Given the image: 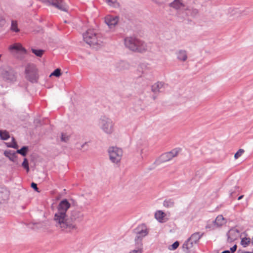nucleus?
<instances>
[{"mask_svg": "<svg viewBox=\"0 0 253 253\" xmlns=\"http://www.w3.org/2000/svg\"><path fill=\"white\" fill-rule=\"evenodd\" d=\"M31 187L34 188V189H35L36 190H38V187H37V184L33 182L31 184Z\"/></svg>", "mask_w": 253, "mask_h": 253, "instance_id": "c03bdc74", "label": "nucleus"}, {"mask_svg": "<svg viewBox=\"0 0 253 253\" xmlns=\"http://www.w3.org/2000/svg\"><path fill=\"white\" fill-rule=\"evenodd\" d=\"M175 54L177 60L179 61L184 62L187 59V52L185 50H178L176 52Z\"/></svg>", "mask_w": 253, "mask_h": 253, "instance_id": "dca6fc26", "label": "nucleus"}, {"mask_svg": "<svg viewBox=\"0 0 253 253\" xmlns=\"http://www.w3.org/2000/svg\"><path fill=\"white\" fill-rule=\"evenodd\" d=\"M0 137L1 139L7 140L10 136L9 133L7 131L0 130Z\"/></svg>", "mask_w": 253, "mask_h": 253, "instance_id": "bb28decb", "label": "nucleus"}, {"mask_svg": "<svg viewBox=\"0 0 253 253\" xmlns=\"http://www.w3.org/2000/svg\"><path fill=\"white\" fill-rule=\"evenodd\" d=\"M230 13L232 15H234L237 17H239V13L238 12V10H240L239 7L232 8L230 9Z\"/></svg>", "mask_w": 253, "mask_h": 253, "instance_id": "f704fd0d", "label": "nucleus"}, {"mask_svg": "<svg viewBox=\"0 0 253 253\" xmlns=\"http://www.w3.org/2000/svg\"><path fill=\"white\" fill-rule=\"evenodd\" d=\"M170 6L175 9H179L182 7H184V4L182 0H174L170 4Z\"/></svg>", "mask_w": 253, "mask_h": 253, "instance_id": "4be33fe9", "label": "nucleus"}, {"mask_svg": "<svg viewBox=\"0 0 253 253\" xmlns=\"http://www.w3.org/2000/svg\"><path fill=\"white\" fill-rule=\"evenodd\" d=\"M179 153V150L174 149L170 152L162 154L156 161L158 164L165 163L171 160L176 156Z\"/></svg>", "mask_w": 253, "mask_h": 253, "instance_id": "0eeeda50", "label": "nucleus"}, {"mask_svg": "<svg viewBox=\"0 0 253 253\" xmlns=\"http://www.w3.org/2000/svg\"><path fill=\"white\" fill-rule=\"evenodd\" d=\"M8 49L11 52L17 53L20 52L22 53H25L26 52V50L20 43H15L9 46Z\"/></svg>", "mask_w": 253, "mask_h": 253, "instance_id": "2eb2a0df", "label": "nucleus"}, {"mask_svg": "<svg viewBox=\"0 0 253 253\" xmlns=\"http://www.w3.org/2000/svg\"><path fill=\"white\" fill-rule=\"evenodd\" d=\"M243 197V195L240 196L238 198V200H241Z\"/></svg>", "mask_w": 253, "mask_h": 253, "instance_id": "49530a36", "label": "nucleus"}, {"mask_svg": "<svg viewBox=\"0 0 253 253\" xmlns=\"http://www.w3.org/2000/svg\"><path fill=\"white\" fill-rule=\"evenodd\" d=\"M138 39L132 37H127L125 39V44L126 47L132 51H136Z\"/></svg>", "mask_w": 253, "mask_h": 253, "instance_id": "9d476101", "label": "nucleus"}, {"mask_svg": "<svg viewBox=\"0 0 253 253\" xmlns=\"http://www.w3.org/2000/svg\"><path fill=\"white\" fill-rule=\"evenodd\" d=\"M198 13V10L197 9H191V15L192 16H196Z\"/></svg>", "mask_w": 253, "mask_h": 253, "instance_id": "79ce46f5", "label": "nucleus"}, {"mask_svg": "<svg viewBox=\"0 0 253 253\" xmlns=\"http://www.w3.org/2000/svg\"><path fill=\"white\" fill-rule=\"evenodd\" d=\"M31 50L32 52L38 57H42L44 52V50L42 49H36L35 48H32Z\"/></svg>", "mask_w": 253, "mask_h": 253, "instance_id": "c756f323", "label": "nucleus"}, {"mask_svg": "<svg viewBox=\"0 0 253 253\" xmlns=\"http://www.w3.org/2000/svg\"><path fill=\"white\" fill-rule=\"evenodd\" d=\"M167 84L163 82H158L152 86V90L154 92H161L165 90Z\"/></svg>", "mask_w": 253, "mask_h": 253, "instance_id": "4468645a", "label": "nucleus"}, {"mask_svg": "<svg viewBox=\"0 0 253 253\" xmlns=\"http://www.w3.org/2000/svg\"><path fill=\"white\" fill-rule=\"evenodd\" d=\"M16 153L14 151L8 150L5 151L4 155L12 162H15L16 161Z\"/></svg>", "mask_w": 253, "mask_h": 253, "instance_id": "aec40b11", "label": "nucleus"}, {"mask_svg": "<svg viewBox=\"0 0 253 253\" xmlns=\"http://www.w3.org/2000/svg\"><path fill=\"white\" fill-rule=\"evenodd\" d=\"M244 150L242 149H239L234 155V158L235 159H238L240 157H241L242 154L244 153Z\"/></svg>", "mask_w": 253, "mask_h": 253, "instance_id": "c9c22d12", "label": "nucleus"}, {"mask_svg": "<svg viewBox=\"0 0 253 253\" xmlns=\"http://www.w3.org/2000/svg\"><path fill=\"white\" fill-rule=\"evenodd\" d=\"M70 136L66 133H62L61 134V141L64 142H67L69 139Z\"/></svg>", "mask_w": 253, "mask_h": 253, "instance_id": "4c0bfd02", "label": "nucleus"}, {"mask_svg": "<svg viewBox=\"0 0 253 253\" xmlns=\"http://www.w3.org/2000/svg\"><path fill=\"white\" fill-rule=\"evenodd\" d=\"M137 49L135 51L143 52L147 50L148 46L147 44L143 41L138 39V43L136 45Z\"/></svg>", "mask_w": 253, "mask_h": 253, "instance_id": "6ab92c4d", "label": "nucleus"}, {"mask_svg": "<svg viewBox=\"0 0 253 253\" xmlns=\"http://www.w3.org/2000/svg\"><path fill=\"white\" fill-rule=\"evenodd\" d=\"M84 41L94 48H97L102 44L103 38L101 34H97L93 30L88 29L83 35Z\"/></svg>", "mask_w": 253, "mask_h": 253, "instance_id": "f03ea898", "label": "nucleus"}, {"mask_svg": "<svg viewBox=\"0 0 253 253\" xmlns=\"http://www.w3.org/2000/svg\"><path fill=\"white\" fill-rule=\"evenodd\" d=\"M194 244V243H192V242L188 238L184 242L182 245L183 251L186 253H189L191 251Z\"/></svg>", "mask_w": 253, "mask_h": 253, "instance_id": "a211bd4d", "label": "nucleus"}, {"mask_svg": "<svg viewBox=\"0 0 253 253\" xmlns=\"http://www.w3.org/2000/svg\"><path fill=\"white\" fill-rule=\"evenodd\" d=\"M227 220L222 215H218L215 219L212 222V224L210 225L208 224L206 226V229H210L211 230L214 229L215 228L221 227L225 224Z\"/></svg>", "mask_w": 253, "mask_h": 253, "instance_id": "6e6552de", "label": "nucleus"}, {"mask_svg": "<svg viewBox=\"0 0 253 253\" xmlns=\"http://www.w3.org/2000/svg\"><path fill=\"white\" fill-rule=\"evenodd\" d=\"M61 75V70L60 69H55L50 75V76H54L57 77Z\"/></svg>", "mask_w": 253, "mask_h": 253, "instance_id": "58836bf2", "label": "nucleus"}, {"mask_svg": "<svg viewBox=\"0 0 253 253\" xmlns=\"http://www.w3.org/2000/svg\"><path fill=\"white\" fill-rule=\"evenodd\" d=\"M163 206L168 208H172L174 206V200L171 199H166L163 202Z\"/></svg>", "mask_w": 253, "mask_h": 253, "instance_id": "393cba45", "label": "nucleus"}, {"mask_svg": "<svg viewBox=\"0 0 253 253\" xmlns=\"http://www.w3.org/2000/svg\"><path fill=\"white\" fill-rule=\"evenodd\" d=\"M98 125L100 129L107 134H111L114 131V122L106 116H102L100 118Z\"/></svg>", "mask_w": 253, "mask_h": 253, "instance_id": "7ed1b4c3", "label": "nucleus"}, {"mask_svg": "<svg viewBox=\"0 0 253 253\" xmlns=\"http://www.w3.org/2000/svg\"><path fill=\"white\" fill-rule=\"evenodd\" d=\"M26 78L32 83L37 82L38 79V70L36 66L33 64H29L25 67V70Z\"/></svg>", "mask_w": 253, "mask_h": 253, "instance_id": "20e7f679", "label": "nucleus"}, {"mask_svg": "<svg viewBox=\"0 0 253 253\" xmlns=\"http://www.w3.org/2000/svg\"><path fill=\"white\" fill-rule=\"evenodd\" d=\"M137 245L138 248L136 249L130 251L129 253H142V244L139 243V244Z\"/></svg>", "mask_w": 253, "mask_h": 253, "instance_id": "7c9ffc66", "label": "nucleus"}, {"mask_svg": "<svg viewBox=\"0 0 253 253\" xmlns=\"http://www.w3.org/2000/svg\"><path fill=\"white\" fill-rule=\"evenodd\" d=\"M250 243V239L249 238H243L241 241V244L244 247H246Z\"/></svg>", "mask_w": 253, "mask_h": 253, "instance_id": "473e14b6", "label": "nucleus"}, {"mask_svg": "<svg viewBox=\"0 0 253 253\" xmlns=\"http://www.w3.org/2000/svg\"><path fill=\"white\" fill-rule=\"evenodd\" d=\"M179 245V242L178 241H176L169 247V249L170 250H175L178 248Z\"/></svg>", "mask_w": 253, "mask_h": 253, "instance_id": "e433bc0d", "label": "nucleus"}, {"mask_svg": "<svg viewBox=\"0 0 253 253\" xmlns=\"http://www.w3.org/2000/svg\"><path fill=\"white\" fill-rule=\"evenodd\" d=\"M145 66V65H144V64H142V65H141V68H143V66Z\"/></svg>", "mask_w": 253, "mask_h": 253, "instance_id": "de8ad7c7", "label": "nucleus"}, {"mask_svg": "<svg viewBox=\"0 0 253 253\" xmlns=\"http://www.w3.org/2000/svg\"><path fill=\"white\" fill-rule=\"evenodd\" d=\"M144 145L145 142L143 140L138 141L136 144L137 151L141 155L142 158H143L142 154Z\"/></svg>", "mask_w": 253, "mask_h": 253, "instance_id": "b1692460", "label": "nucleus"}, {"mask_svg": "<svg viewBox=\"0 0 253 253\" xmlns=\"http://www.w3.org/2000/svg\"><path fill=\"white\" fill-rule=\"evenodd\" d=\"M106 2L110 6L116 7L119 6L117 0H106Z\"/></svg>", "mask_w": 253, "mask_h": 253, "instance_id": "2f4dec72", "label": "nucleus"}, {"mask_svg": "<svg viewBox=\"0 0 253 253\" xmlns=\"http://www.w3.org/2000/svg\"><path fill=\"white\" fill-rule=\"evenodd\" d=\"M28 150V147L23 146L21 149L17 150L16 153L20 154L21 155H22L23 156H25L27 155Z\"/></svg>", "mask_w": 253, "mask_h": 253, "instance_id": "cd10ccee", "label": "nucleus"}, {"mask_svg": "<svg viewBox=\"0 0 253 253\" xmlns=\"http://www.w3.org/2000/svg\"><path fill=\"white\" fill-rule=\"evenodd\" d=\"M108 153L110 161L115 164L119 163L123 156V150L117 147H112L109 148Z\"/></svg>", "mask_w": 253, "mask_h": 253, "instance_id": "39448f33", "label": "nucleus"}, {"mask_svg": "<svg viewBox=\"0 0 253 253\" xmlns=\"http://www.w3.org/2000/svg\"><path fill=\"white\" fill-rule=\"evenodd\" d=\"M70 204L66 199L62 200L57 207L54 220L56 227L66 232H71L77 230V226L67 218L66 212L70 207Z\"/></svg>", "mask_w": 253, "mask_h": 253, "instance_id": "f257e3e1", "label": "nucleus"}, {"mask_svg": "<svg viewBox=\"0 0 253 253\" xmlns=\"http://www.w3.org/2000/svg\"><path fill=\"white\" fill-rule=\"evenodd\" d=\"M228 241L232 242L237 240L240 236V232L238 229L233 228L231 229L227 233Z\"/></svg>", "mask_w": 253, "mask_h": 253, "instance_id": "ddd939ff", "label": "nucleus"}, {"mask_svg": "<svg viewBox=\"0 0 253 253\" xmlns=\"http://www.w3.org/2000/svg\"><path fill=\"white\" fill-rule=\"evenodd\" d=\"M119 21V17L117 16L107 15L105 18V22L110 28L114 27Z\"/></svg>", "mask_w": 253, "mask_h": 253, "instance_id": "f8f14e48", "label": "nucleus"}, {"mask_svg": "<svg viewBox=\"0 0 253 253\" xmlns=\"http://www.w3.org/2000/svg\"><path fill=\"white\" fill-rule=\"evenodd\" d=\"M156 219L160 222H165L167 221L166 214L162 211L159 210L155 214Z\"/></svg>", "mask_w": 253, "mask_h": 253, "instance_id": "f3484780", "label": "nucleus"}, {"mask_svg": "<svg viewBox=\"0 0 253 253\" xmlns=\"http://www.w3.org/2000/svg\"><path fill=\"white\" fill-rule=\"evenodd\" d=\"M221 253H230V251L227 250V251L222 252Z\"/></svg>", "mask_w": 253, "mask_h": 253, "instance_id": "a18cd8bd", "label": "nucleus"}, {"mask_svg": "<svg viewBox=\"0 0 253 253\" xmlns=\"http://www.w3.org/2000/svg\"><path fill=\"white\" fill-rule=\"evenodd\" d=\"M252 253V252H246V253Z\"/></svg>", "mask_w": 253, "mask_h": 253, "instance_id": "09e8293b", "label": "nucleus"}, {"mask_svg": "<svg viewBox=\"0 0 253 253\" xmlns=\"http://www.w3.org/2000/svg\"><path fill=\"white\" fill-rule=\"evenodd\" d=\"M202 236V234H200L199 232H196L193 233L189 239L194 243V244L197 243L199 239Z\"/></svg>", "mask_w": 253, "mask_h": 253, "instance_id": "5701e85b", "label": "nucleus"}, {"mask_svg": "<svg viewBox=\"0 0 253 253\" xmlns=\"http://www.w3.org/2000/svg\"><path fill=\"white\" fill-rule=\"evenodd\" d=\"M238 12L239 13V17H241L248 15L250 13V10L247 7H240Z\"/></svg>", "mask_w": 253, "mask_h": 253, "instance_id": "a878e982", "label": "nucleus"}, {"mask_svg": "<svg viewBox=\"0 0 253 253\" xmlns=\"http://www.w3.org/2000/svg\"><path fill=\"white\" fill-rule=\"evenodd\" d=\"M237 249V245H235L232 248H230L231 253H234Z\"/></svg>", "mask_w": 253, "mask_h": 253, "instance_id": "37998d69", "label": "nucleus"}, {"mask_svg": "<svg viewBox=\"0 0 253 253\" xmlns=\"http://www.w3.org/2000/svg\"><path fill=\"white\" fill-rule=\"evenodd\" d=\"M9 147H11V148H15V149H16V148H18V145L17 144L16 142H15L14 138H12V142H11V143L9 145Z\"/></svg>", "mask_w": 253, "mask_h": 253, "instance_id": "ea45409f", "label": "nucleus"}, {"mask_svg": "<svg viewBox=\"0 0 253 253\" xmlns=\"http://www.w3.org/2000/svg\"><path fill=\"white\" fill-rule=\"evenodd\" d=\"M149 233V230L145 224H142L139 225L136 228V237L135 242L136 244L141 243L143 238L146 236Z\"/></svg>", "mask_w": 253, "mask_h": 253, "instance_id": "423d86ee", "label": "nucleus"}, {"mask_svg": "<svg viewBox=\"0 0 253 253\" xmlns=\"http://www.w3.org/2000/svg\"><path fill=\"white\" fill-rule=\"evenodd\" d=\"M22 167L26 170L27 172L29 171V163L26 158L24 159V161L22 164Z\"/></svg>", "mask_w": 253, "mask_h": 253, "instance_id": "72a5a7b5", "label": "nucleus"}, {"mask_svg": "<svg viewBox=\"0 0 253 253\" xmlns=\"http://www.w3.org/2000/svg\"><path fill=\"white\" fill-rule=\"evenodd\" d=\"M5 20L3 17L0 15V27L2 26L5 24Z\"/></svg>", "mask_w": 253, "mask_h": 253, "instance_id": "a19ab883", "label": "nucleus"}, {"mask_svg": "<svg viewBox=\"0 0 253 253\" xmlns=\"http://www.w3.org/2000/svg\"><path fill=\"white\" fill-rule=\"evenodd\" d=\"M2 77L6 81L9 82H14L16 80V77L13 70L11 68H7L2 70L0 73Z\"/></svg>", "mask_w": 253, "mask_h": 253, "instance_id": "1a4fd4ad", "label": "nucleus"}, {"mask_svg": "<svg viewBox=\"0 0 253 253\" xmlns=\"http://www.w3.org/2000/svg\"><path fill=\"white\" fill-rule=\"evenodd\" d=\"M47 1L50 4L60 10L63 11H67L68 10V6L62 0H47Z\"/></svg>", "mask_w": 253, "mask_h": 253, "instance_id": "9b49d317", "label": "nucleus"}, {"mask_svg": "<svg viewBox=\"0 0 253 253\" xmlns=\"http://www.w3.org/2000/svg\"><path fill=\"white\" fill-rule=\"evenodd\" d=\"M10 29L13 32H18L19 31V29L18 28L17 22L16 21L12 20Z\"/></svg>", "mask_w": 253, "mask_h": 253, "instance_id": "c85d7f7f", "label": "nucleus"}, {"mask_svg": "<svg viewBox=\"0 0 253 253\" xmlns=\"http://www.w3.org/2000/svg\"><path fill=\"white\" fill-rule=\"evenodd\" d=\"M83 214L79 211L75 210L72 211L71 214V219L73 220H76L82 218Z\"/></svg>", "mask_w": 253, "mask_h": 253, "instance_id": "412c9836", "label": "nucleus"}]
</instances>
